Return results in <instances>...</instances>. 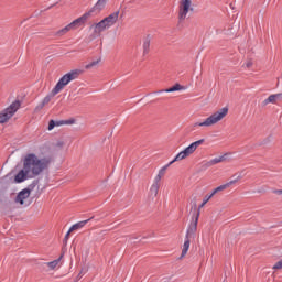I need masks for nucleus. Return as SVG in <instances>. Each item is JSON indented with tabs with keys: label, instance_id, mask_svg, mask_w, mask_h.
Masks as SVG:
<instances>
[{
	"label": "nucleus",
	"instance_id": "nucleus-1",
	"mask_svg": "<svg viewBox=\"0 0 282 282\" xmlns=\"http://www.w3.org/2000/svg\"><path fill=\"white\" fill-rule=\"evenodd\" d=\"M52 165V156H39L36 153H28L22 159V169L15 174V184H23L28 180L41 177Z\"/></svg>",
	"mask_w": 282,
	"mask_h": 282
},
{
	"label": "nucleus",
	"instance_id": "nucleus-2",
	"mask_svg": "<svg viewBox=\"0 0 282 282\" xmlns=\"http://www.w3.org/2000/svg\"><path fill=\"white\" fill-rule=\"evenodd\" d=\"M204 144V139H200L198 141H195L191 143L187 148H185L183 151H181L173 161H171L167 165H164L160 171L159 174L155 176V182H160L162 177H164V173H166V169L170 167L171 164H174V162H182V160H186V158H191L193 153L197 151L198 147H202Z\"/></svg>",
	"mask_w": 282,
	"mask_h": 282
},
{
	"label": "nucleus",
	"instance_id": "nucleus-3",
	"mask_svg": "<svg viewBox=\"0 0 282 282\" xmlns=\"http://www.w3.org/2000/svg\"><path fill=\"white\" fill-rule=\"evenodd\" d=\"M120 21V11H115L110 13L108 17L104 18L101 21L94 23L90 26V30H93V34L95 36H100L102 32L106 30H109L110 28H113L116 23Z\"/></svg>",
	"mask_w": 282,
	"mask_h": 282
},
{
	"label": "nucleus",
	"instance_id": "nucleus-4",
	"mask_svg": "<svg viewBox=\"0 0 282 282\" xmlns=\"http://www.w3.org/2000/svg\"><path fill=\"white\" fill-rule=\"evenodd\" d=\"M228 107H224L212 113L209 117H207L203 122H195L194 127H215V124H219L226 116H228Z\"/></svg>",
	"mask_w": 282,
	"mask_h": 282
},
{
	"label": "nucleus",
	"instance_id": "nucleus-5",
	"mask_svg": "<svg viewBox=\"0 0 282 282\" xmlns=\"http://www.w3.org/2000/svg\"><path fill=\"white\" fill-rule=\"evenodd\" d=\"M83 74V70L80 69H75L66 73L64 76L59 78L55 87L53 88V94H61L72 83L73 80H76L78 76Z\"/></svg>",
	"mask_w": 282,
	"mask_h": 282
},
{
	"label": "nucleus",
	"instance_id": "nucleus-6",
	"mask_svg": "<svg viewBox=\"0 0 282 282\" xmlns=\"http://www.w3.org/2000/svg\"><path fill=\"white\" fill-rule=\"evenodd\" d=\"M91 12L93 11H88V12L84 13L82 17L77 18L76 20H74L73 22H70L69 24L64 26L63 29L58 30L55 33V35L56 36H65V34H68V32H72V30H76V28H79V25H85V23H87V21H89V19H91Z\"/></svg>",
	"mask_w": 282,
	"mask_h": 282
},
{
	"label": "nucleus",
	"instance_id": "nucleus-7",
	"mask_svg": "<svg viewBox=\"0 0 282 282\" xmlns=\"http://www.w3.org/2000/svg\"><path fill=\"white\" fill-rule=\"evenodd\" d=\"M32 195V189L30 187H25L20 191L15 197H13V204L18 206V208H28L32 204V199L30 196Z\"/></svg>",
	"mask_w": 282,
	"mask_h": 282
},
{
	"label": "nucleus",
	"instance_id": "nucleus-8",
	"mask_svg": "<svg viewBox=\"0 0 282 282\" xmlns=\"http://www.w3.org/2000/svg\"><path fill=\"white\" fill-rule=\"evenodd\" d=\"M195 12V4L193 0H180L178 1V21H186L188 14Z\"/></svg>",
	"mask_w": 282,
	"mask_h": 282
},
{
	"label": "nucleus",
	"instance_id": "nucleus-9",
	"mask_svg": "<svg viewBox=\"0 0 282 282\" xmlns=\"http://www.w3.org/2000/svg\"><path fill=\"white\" fill-rule=\"evenodd\" d=\"M21 108V101H13L8 108L0 112V124H6Z\"/></svg>",
	"mask_w": 282,
	"mask_h": 282
},
{
	"label": "nucleus",
	"instance_id": "nucleus-10",
	"mask_svg": "<svg viewBox=\"0 0 282 282\" xmlns=\"http://www.w3.org/2000/svg\"><path fill=\"white\" fill-rule=\"evenodd\" d=\"M14 204V193H8L0 189V205L1 206H12Z\"/></svg>",
	"mask_w": 282,
	"mask_h": 282
},
{
	"label": "nucleus",
	"instance_id": "nucleus-11",
	"mask_svg": "<svg viewBox=\"0 0 282 282\" xmlns=\"http://www.w3.org/2000/svg\"><path fill=\"white\" fill-rule=\"evenodd\" d=\"M58 94H54V89H52L51 94L46 95L42 102L39 104L36 107H35V111L39 112L41 111V109H43V107H45V105H50V102H52V98H54V96H57Z\"/></svg>",
	"mask_w": 282,
	"mask_h": 282
},
{
	"label": "nucleus",
	"instance_id": "nucleus-12",
	"mask_svg": "<svg viewBox=\"0 0 282 282\" xmlns=\"http://www.w3.org/2000/svg\"><path fill=\"white\" fill-rule=\"evenodd\" d=\"M279 100H282V93L270 95L267 99L262 101V107L268 105H276Z\"/></svg>",
	"mask_w": 282,
	"mask_h": 282
},
{
	"label": "nucleus",
	"instance_id": "nucleus-13",
	"mask_svg": "<svg viewBox=\"0 0 282 282\" xmlns=\"http://www.w3.org/2000/svg\"><path fill=\"white\" fill-rule=\"evenodd\" d=\"M228 154L226 153V154H224V155H221V156H219V158H215V159H212V160H209L207 163H206V166H215L216 164H221V162H226V156H227Z\"/></svg>",
	"mask_w": 282,
	"mask_h": 282
},
{
	"label": "nucleus",
	"instance_id": "nucleus-14",
	"mask_svg": "<svg viewBox=\"0 0 282 282\" xmlns=\"http://www.w3.org/2000/svg\"><path fill=\"white\" fill-rule=\"evenodd\" d=\"M199 221V212L196 215L194 224L188 228L187 235H195L197 232V223Z\"/></svg>",
	"mask_w": 282,
	"mask_h": 282
},
{
	"label": "nucleus",
	"instance_id": "nucleus-15",
	"mask_svg": "<svg viewBox=\"0 0 282 282\" xmlns=\"http://www.w3.org/2000/svg\"><path fill=\"white\" fill-rule=\"evenodd\" d=\"M105 6H107V2L105 0H98L97 3L95 4V7L89 10V12H91V14H94V12H96V10L100 11V10L105 9Z\"/></svg>",
	"mask_w": 282,
	"mask_h": 282
},
{
	"label": "nucleus",
	"instance_id": "nucleus-16",
	"mask_svg": "<svg viewBox=\"0 0 282 282\" xmlns=\"http://www.w3.org/2000/svg\"><path fill=\"white\" fill-rule=\"evenodd\" d=\"M150 47H151V37L147 36L142 45L143 56H147V54H149Z\"/></svg>",
	"mask_w": 282,
	"mask_h": 282
},
{
	"label": "nucleus",
	"instance_id": "nucleus-17",
	"mask_svg": "<svg viewBox=\"0 0 282 282\" xmlns=\"http://www.w3.org/2000/svg\"><path fill=\"white\" fill-rule=\"evenodd\" d=\"M63 124H65V120H61V121L51 120L48 122V131H52V129H54V127H63Z\"/></svg>",
	"mask_w": 282,
	"mask_h": 282
},
{
	"label": "nucleus",
	"instance_id": "nucleus-18",
	"mask_svg": "<svg viewBox=\"0 0 282 282\" xmlns=\"http://www.w3.org/2000/svg\"><path fill=\"white\" fill-rule=\"evenodd\" d=\"M88 220H83V221H79L75 225H73L70 228H69V232H74V230H80V228H84L85 227V224H87Z\"/></svg>",
	"mask_w": 282,
	"mask_h": 282
},
{
	"label": "nucleus",
	"instance_id": "nucleus-19",
	"mask_svg": "<svg viewBox=\"0 0 282 282\" xmlns=\"http://www.w3.org/2000/svg\"><path fill=\"white\" fill-rule=\"evenodd\" d=\"M188 248H191V240L187 239V240H185V242L183 245L181 259H184V257H186V254L188 252Z\"/></svg>",
	"mask_w": 282,
	"mask_h": 282
},
{
	"label": "nucleus",
	"instance_id": "nucleus-20",
	"mask_svg": "<svg viewBox=\"0 0 282 282\" xmlns=\"http://www.w3.org/2000/svg\"><path fill=\"white\" fill-rule=\"evenodd\" d=\"M160 192V184L153 183L150 187V193L151 195H153L154 197H158V193Z\"/></svg>",
	"mask_w": 282,
	"mask_h": 282
},
{
	"label": "nucleus",
	"instance_id": "nucleus-21",
	"mask_svg": "<svg viewBox=\"0 0 282 282\" xmlns=\"http://www.w3.org/2000/svg\"><path fill=\"white\" fill-rule=\"evenodd\" d=\"M182 89H184V86H182V85H180V84H175V85L172 86L171 88H167L165 91H166V93L182 91Z\"/></svg>",
	"mask_w": 282,
	"mask_h": 282
},
{
	"label": "nucleus",
	"instance_id": "nucleus-22",
	"mask_svg": "<svg viewBox=\"0 0 282 282\" xmlns=\"http://www.w3.org/2000/svg\"><path fill=\"white\" fill-rule=\"evenodd\" d=\"M213 197H215V194H212L208 196H205L203 204L198 207V210H202V208H204V206H206V204H208V202H210V199H213Z\"/></svg>",
	"mask_w": 282,
	"mask_h": 282
},
{
	"label": "nucleus",
	"instance_id": "nucleus-23",
	"mask_svg": "<svg viewBox=\"0 0 282 282\" xmlns=\"http://www.w3.org/2000/svg\"><path fill=\"white\" fill-rule=\"evenodd\" d=\"M226 188H228L227 183L224 184V185H220V186L216 187V188L213 191V195H217V193H221V191H226Z\"/></svg>",
	"mask_w": 282,
	"mask_h": 282
},
{
	"label": "nucleus",
	"instance_id": "nucleus-24",
	"mask_svg": "<svg viewBox=\"0 0 282 282\" xmlns=\"http://www.w3.org/2000/svg\"><path fill=\"white\" fill-rule=\"evenodd\" d=\"M64 147H65V141L63 139H59L54 143L55 149H63Z\"/></svg>",
	"mask_w": 282,
	"mask_h": 282
},
{
	"label": "nucleus",
	"instance_id": "nucleus-25",
	"mask_svg": "<svg viewBox=\"0 0 282 282\" xmlns=\"http://www.w3.org/2000/svg\"><path fill=\"white\" fill-rule=\"evenodd\" d=\"M58 263H61V259L48 262L47 265L51 270H54L56 268V265H58Z\"/></svg>",
	"mask_w": 282,
	"mask_h": 282
},
{
	"label": "nucleus",
	"instance_id": "nucleus-26",
	"mask_svg": "<svg viewBox=\"0 0 282 282\" xmlns=\"http://www.w3.org/2000/svg\"><path fill=\"white\" fill-rule=\"evenodd\" d=\"M98 63H100V59L91 62L90 64L86 65V69H91V67H95V65H98Z\"/></svg>",
	"mask_w": 282,
	"mask_h": 282
},
{
	"label": "nucleus",
	"instance_id": "nucleus-27",
	"mask_svg": "<svg viewBox=\"0 0 282 282\" xmlns=\"http://www.w3.org/2000/svg\"><path fill=\"white\" fill-rule=\"evenodd\" d=\"M273 270H282V259L273 265Z\"/></svg>",
	"mask_w": 282,
	"mask_h": 282
},
{
	"label": "nucleus",
	"instance_id": "nucleus-28",
	"mask_svg": "<svg viewBox=\"0 0 282 282\" xmlns=\"http://www.w3.org/2000/svg\"><path fill=\"white\" fill-rule=\"evenodd\" d=\"M237 182H239V177L235 178L232 181H229L228 183H226L228 185V188H230V186H232L234 184H237Z\"/></svg>",
	"mask_w": 282,
	"mask_h": 282
},
{
	"label": "nucleus",
	"instance_id": "nucleus-29",
	"mask_svg": "<svg viewBox=\"0 0 282 282\" xmlns=\"http://www.w3.org/2000/svg\"><path fill=\"white\" fill-rule=\"evenodd\" d=\"M64 124H76V119L64 120Z\"/></svg>",
	"mask_w": 282,
	"mask_h": 282
},
{
	"label": "nucleus",
	"instance_id": "nucleus-30",
	"mask_svg": "<svg viewBox=\"0 0 282 282\" xmlns=\"http://www.w3.org/2000/svg\"><path fill=\"white\" fill-rule=\"evenodd\" d=\"M69 235H72V232H69L68 230L67 234L65 235L64 243H67V241H69Z\"/></svg>",
	"mask_w": 282,
	"mask_h": 282
},
{
	"label": "nucleus",
	"instance_id": "nucleus-31",
	"mask_svg": "<svg viewBox=\"0 0 282 282\" xmlns=\"http://www.w3.org/2000/svg\"><path fill=\"white\" fill-rule=\"evenodd\" d=\"M269 142H272V135H269V137L262 142V144H268Z\"/></svg>",
	"mask_w": 282,
	"mask_h": 282
},
{
	"label": "nucleus",
	"instance_id": "nucleus-32",
	"mask_svg": "<svg viewBox=\"0 0 282 282\" xmlns=\"http://www.w3.org/2000/svg\"><path fill=\"white\" fill-rule=\"evenodd\" d=\"M85 272V269L82 268V270L79 271L78 275H77V279L80 280L83 279V274Z\"/></svg>",
	"mask_w": 282,
	"mask_h": 282
},
{
	"label": "nucleus",
	"instance_id": "nucleus-33",
	"mask_svg": "<svg viewBox=\"0 0 282 282\" xmlns=\"http://www.w3.org/2000/svg\"><path fill=\"white\" fill-rule=\"evenodd\" d=\"M273 193H274L275 195H282V189H274Z\"/></svg>",
	"mask_w": 282,
	"mask_h": 282
},
{
	"label": "nucleus",
	"instance_id": "nucleus-34",
	"mask_svg": "<svg viewBox=\"0 0 282 282\" xmlns=\"http://www.w3.org/2000/svg\"><path fill=\"white\" fill-rule=\"evenodd\" d=\"M58 259H59V261H61V259H63V254H61V257H59Z\"/></svg>",
	"mask_w": 282,
	"mask_h": 282
}]
</instances>
